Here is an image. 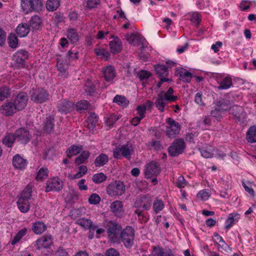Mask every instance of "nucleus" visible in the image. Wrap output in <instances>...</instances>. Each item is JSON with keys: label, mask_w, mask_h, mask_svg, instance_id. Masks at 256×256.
Returning <instances> with one entry per match:
<instances>
[{"label": "nucleus", "mask_w": 256, "mask_h": 256, "mask_svg": "<svg viewBox=\"0 0 256 256\" xmlns=\"http://www.w3.org/2000/svg\"><path fill=\"white\" fill-rule=\"evenodd\" d=\"M174 92L173 88L170 87L166 92L161 91L158 94L154 104L160 112H163L164 110L165 106L168 102H174L178 100V96L172 94Z\"/></svg>", "instance_id": "f257e3e1"}, {"label": "nucleus", "mask_w": 256, "mask_h": 256, "mask_svg": "<svg viewBox=\"0 0 256 256\" xmlns=\"http://www.w3.org/2000/svg\"><path fill=\"white\" fill-rule=\"evenodd\" d=\"M152 204V200L149 195L142 194L138 196L134 204V206L136 208L134 214L138 216L146 218L143 212L148 210L151 207Z\"/></svg>", "instance_id": "f03ea898"}, {"label": "nucleus", "mask_w": 256, "mask_h": 256, "mask_svg": "<svg viewBox=\"0 0 256 256\" xmlns=\"http://www.w3.org/2000/svg\"><path fill=\"white\" fill-rule=\"evenodd\" d=\"M134 152V148L132 144L130 142H127L116 146L113 150V156L116 159L122 160V158H124L128 160H130Z\"/></svg>", "instance_id": "7ed1b4c3"}, {"label": "nucleus", "mask_w": 256, "mask_h": 256, "mask_svg": "<svg viewBox=\"0 0 256 256\" xmlns=\"http://www.w3.org/2000/svg\"><path fill=\"white\" fill-rule=\"evenodd\" d=\"M20 5L26 14L32 12H39L43 8L42 0H20Z\"/></svg>", "instance_id": "20e7f679"}, {"label": "nucleus", "mask_w": 256, "mask_h": 256, "mask_svg": "<svg viewBox=\"0 0 256 256\" xmlns=\"http://www.w3.org/2000/svg\"><path fill=\"white\" fill-rule=\"evenodd\" d=\"M134 229L132 226H128L121 232L120 238L126 247L130 248L134 244Z\"/></svg>", "instance_id": "39448f33"}, {"label": "nucleus", "mask_w": 256, "mask_h": 256, "mask_svg": "<svg viewBox=\"0 0 256 256\" xmlns=\"http://www.w3.org/2000/svg\"><path fill=\"white\" fill-rule=\"evenodd\" d=\"M122 228L120 224L112 222L108 226L107 233L109 239L114 242H118L120 240Z\"/></svg>", "instance_id": "423d86ee"}, {"label": "nucleus", "mask_w": 256, "mask_h": 256, "mask_svg": "<svg viewBox=\"0 0 256 256\" xmlns=\"http://www.w3.org/2000/svg\"><path fill=\"white\" fill-rule=\"evenodd\" d=\"M186 148V144L182 138L176 139L168 148L169 154L172 156H177L182 154Z\"/></svg>", "instance_id": "0eeeda50"}, {"label": "nucleus", "mask_w": 256, "mask_h": 256, "mask_svg": "<svg viewBox=\"0 0 256 256\" xmlns=\"http://www.w3.org/2000/svg\"><path fill=\"white\" fill-rule=\"evenodd\" d=\"M166 122L168 125L166 126V134L168 138H174L180 133L181 126L178 122L170 118H168Z\"/></svg>", "instance_id": "6e6552de"}, {"label": "nucleus", "mask_w": 256, "mask_h": 256, "mask_svg": "<svg viewBox=\"0 0 256 256\" xmlns=\"http://www.w3.org/2000/svg\"><path fill=\"white\" fill-rule=\"evenodd\" d=\"M125 186L120 180H116L110 184L106 190L107 194L110 196H122L124 193Z\"/></svg>", "instance_id": "1a4fd4ad"}, {"label": "nucleus", "mask_w": 256, "mask_h": 256, "mask_svg": "<svg viewBox=\"0 0 256 256\" xmlns=\"http://www.w3.org/2000/svg\"><path fill=\"white\" fill-rule=\"evenodd\" d=\"M28 58V52L23 50L17 51L12 56L16 66L19 68H24L26 66V60Z\"/></svg>", "instance_id": "9d476101"}, {"label": "nucleus", "mask_w": 256, "mask_h": 256, "mask_svg": "<svg viewBox=\"0 0 256 256\" xmlns=\"http://www.w3.org/2000/svg\"><path fill=\"white\" fill-rule=\"evenodd\" d=\"M160 168L158 162L154 161L150 162L146 166L144 174L146 178H150L154 176H158L160 172Z\"/></svg>", "instance_id": "9b49d317"}, {"label": "nucleus", "mask_w": 256, "mask_h": 256, "mask_svg": "<svg viewBox=\"0 0 256 256\" xmlns=\"http://www.w3.org/2000/svg\"><path fill=\"white\" fill-rule=\"evenodd\" d=\"M101 72L102 77L108 82L112 83L114 79L116 76V70L111 65L102 67Z\"/></svg>", "instance_id": "f8f14e48"}, {"label": "nucleus", "mask_w": 256, "mask_h": 256, "mask_svg": "<svg viewBox=\"0 0 256 256\" xmlns=\"http://www.w3.org/2000/svg\"><path fill=\"white\" fill-rule=\"evenodd\" d=\"M49 99L48 92L44 88L36 90L31 95V100L36 103L42 104Z\"/></svg>", "instance_id": "ddd939ff"}, {"label": "nucleus", "mask_w": 256, "mask_h": 256, "mask_svg": "<svg viewBox=\"0 0 256 256\" xmlns=\"http://www.w3.org/2000/svg\"><path fill=\"white\" fill-rule=\"evenodd\" d=\"M63 186L62 182L58 178H54L47 181L46 184V192L52 190H60Z\"/></svg>", "instance_id": "4468645a"}, {"label": "nucleus", "mask_w": 256, "mask_h": 256, "mask_svg": "<svg viewBox=\"0 0 256 256\" xmlns=\"http://www.w3.org/2000/svg\"><path fill=\"white\" fill-rule=\"evenodd\" d=\"M28 97L25 92H20L18 94L14 100V103L18 110L24 109L28 104Z\"/></svg>", "instance_id": "2eb2a0df"}, {"label": "nucleus", "mask_w": 256, "mask_h": 256, "mask_svg": "<svg viewBox=\"0 0 256 256\" xmlns=\"http://www.w3.org/2000/svg\"><path fill=\"white\" fill-rule=\"evenodd\" d=\"M57 108L59 112L66 114L74 110V102L64 100L58 104Z\"/></svg>", "instance_id": "dca6fc26"}, {"label": "nucleus", "mask_w": 256, "mask_h": 256, "mask_svg": "<svg viewBox=\"0 0 256 256\" xmlns=\"http://www.w3.org/2000/svg\"><path fill=\"white\" fill-rule=\"evenodd\" d=\"M17 110H18L12 101H7L0 108L2 114L6 116H12Z\"/></svg>", "instance_id": "f3484780"}, {"label": "nucleus", "mask_w": 256, "mask_h": 256, "mask_svg": "<svg viewBox=\"0 0 256 256\" xmlns=\"http://www.w3.org/2000/svg\"><path fill=\"white\" fill-rule=\"evenodd\" d=\"M36 248H46L53 244L52 237L50 234H46L36 241Z\"/></svg>", "instance_id": "a211bd4d"}, {"label": "nucleus", "mask_w": 256, "mask_h": 256, "mask_svg": "<svg viewBox=\"0 0 256 256\" xmlns=\"http://www.w3.org/2000/svg\"><path fill=\"white\" fill-rule=\"evenodd\" d=\"M16 138H18L22 144H27L31 138V136L28 130L25 128H21L15 132Z\"/></svg>", "instance_id": "6ab92c4d"}, {"label": "nucleus", "mask_w": 256, "mask_h": 256, "mask_svg": "<svg viewBox=\"0 0 256 256\" xmlns=\"http://www.w3.org/2000/svg\"><path fill=\"white\" fill-rule=\"evenodd\" d=\"M110 208L111 212L118 217H122L124 214V206L120 200L113 202L110 204Z\"/></svg>", "instance_id": "aec40b11"}, {"label": "nucleus", "mask_w": 256, "mask_h": 256, "mask_svg": "<svg viewBox=\"0 0 256 256\" xmlns=\"http://www.w3.org/2000/svg\"><path fill=\"white\" fill-rule=\"evenodd\" d=\"M76 224L86 229L88 228L90 233L94 232L96 228V225L92 224V222L90 220L82 218L76 221Z\"/></svg>", "instance_id": "412c9836"}, {"label": "nucleus", "mask_w": 256, "mask_h": 256, "mask_svg": "<svg viewBox=\"0 0 256 256\" xmlns=\"http://www.w3.org/2000/svg\"><path fill=\"white\" fill-rule=\"evenodd\" d=\"M43 130L48 134L52 133L54 130V118L48 116L43 123Z\"/></svg>", "instance_id": "4be33fe9"}, {"label": "nucleus", "mask_w": 256, "mask_h": 256, "mask_svg": "<svg viewBox=\"0 0 256 256\" xmlns=\"http://www.w3.org/2000/svg\"><path fill=\"white\" fill-rule=\"evenodd\" d=\"M152 256H175L174 252L170 249H164L160 247L154 248Z\"/></svg>", "instance_id": "5701e85b"}, {"label": "nucleus", "mask_w": 256, "mask_h": 256, "mask_svg": "<svg viewBox=\"0 0 256 256\" xmlns=\"http://www.w3.org/2000/svg\"><path fill=\"white\" fill-rule=\"evenodd\" d=\"M12 164L16 168L24 169L27 165V162L19 154H16L13 158Z\"/></svg>", "instance_id": "b1692460"}, {"label": "nucleus", "mask_w": 256, "mask_h": 256, "mask_svg": "<svg viewBox=\"0 0 256 256\" xmlns=\"http://www.w3.org/2000/svg\"><path fill=\"white\" fill-rule=\"evenodd\" d=\"M99 87V82L88 81L84 86V90L88 95L93 96Z\"/></svg>", "instance_id": "393cba45"}, {"label": "nucleus", "mask_w": 256, "mask_h": 256, "mask_svg": "<svg viewBox=\"0 0 256 256\" xmlns=\"http://www.w3.org/2000/svg\"><path fill=\"white\" fill-rule=\"evenodd\" d=\"M30 25L26 23L19 24L16 30L17 34L21 38L26 36L30 32Z\"/></svg>", "instance_id": "a878e982"}, {"label": "nucleus", "mask_w": 256, "mask_h": 256, "mask_svg": "<svg viewBox=\"0 0 256 256\" xmlns=\"http://www.w3.org/2000/svg\"><path fill=\"white\" fill-rule=\"evenodd\" d=\"M110 47L112 53L115 54L119 52L122 48L121 40L117 37H114L113 40L110 42Z\"/></svg>", "instance_id": "bb28decb"}, {"label": "nucleus", "mask_w": 256, "mask_h": 256, "mask_svg": "<svg viewBox=\"0 0 256 256\" xmlns=\"http://www.w3.org/2000/svg\"><path fill=\"white\" fill-rule=\"evenodd\" d=\"M216 104L218 108L220 109L224 114L230 110L232 108L230 102L224 99L218 100L216 102Z\"/></svg>", "instance_id": "cd10ccee"}, {"label": "nucleus", "mask_w": 256, "mask_h": 256, "mask_svg": "<svg viewBox=\"0 0 256 256\" xmlns=\"http://www.w3.org/2000/svg\"><path fill=\"white\" fill-rule=\"evenodd\" d=\"M108 160V156L107 154H100L96 157L94 164L96 167H101L106 164Z\"/></svg>", "instance_id": "c85d7f7f"}, {"label": "nucleus", "mask_w": 256, "mask_h": 256, "mask_svg": "<svg viewBox=\"0 0 256 256\" xmlns=\"http://www.w3.org/2000/svg\"><path fill=\"white\" fill-rule=\"evenodd\" d=\"M240 216L238 213H232L228 215V218L226 221V228H230L233 224L238 221Z\"/></svg>", "instance_id": "c756f323"}, {"label": "nucleus", "mask_w": 256, "mask_h": 256, "mask_svg": "<svg viewBox=\"0 0 256 256\" xmlns=\"http://www.w3.org/2000/svg\"><path fill=\"white\" fill-rule=\"evenodd\" d=\"M46 225L42 222H36L33 224L32 226V232L36 234H42L44 231H46Z\"/></svg>", "instance_id": "7c9ffc66"}, {"label": "nucleus", "mask_w": 256, "mask_h": 256, "mask_svg": "<svg viewBox=\"0 0 256 256\" xmlns=\"http://www.w3.org/2000/svg\"><path fill=\"white\" fill-rule=\"evenodd\" d=\"M246 139L250 143L256 142V126H251L248 130Z\"/></svg>", "instance_id": "2f4dec72"}, {"label": "nucleus", "mask_w": 256, "mask_h": 256, "mask_svg": "<svg viewBox=\"0 0 256 256\" xmlns=\"http://www.w3.org/2000/svg\"><path fill=\"white\" fill-rule=\"evenodd\" d=\"M28 201V200L18 198L17 202V205L21 212L26 213L28 212L30 208V204Z\"/></svg>", "instance_id": "473e14b6"}, {"label": "nucleus", "mask_w": 256, "mask_h": 256, "mask_svg": "<svg viewBox=\"0 0 256 256\" xmlns=\"http://www.w3.org/2000/svg\"><path fill=\"white\" fill-rule=\"evenodd\" d=\"M42 24V20L40 18L37 16L35 15L32 16L30 20V27L34 30H38L40 28Z\"/></svg>", "instance_id": "72a5a7b5"}, {"label": "nucleus", "mask_w": 256, "mask_h": 256, "mask_svg": "<svg viewBox=\"0 0 256 256\" xmlns=\"http://www.w3.org/2000/svg\"><path fill=\"white\" fill-rule=\"evenodd\" d=\"M155 70L159 78H166L168 74V70L166 66L157 64L155 66Z\"/></svg>", "instance_id": "f704fd0d"}, {"label": "nucleus", "mask_w": 256, "mask_h": 256, "mask_svg": "<svg viewBox=\"0 0 256 256\" xmlns=\"http://www.w3.org/2000/svg\"><path fill=\"white\" fill-rule=\"evenodd\" d=\"M98 117L95 114H92L88 118L86 122L87 127L90 130H92L98 122Z\"/></svg>", "instance_id": "c9c22d12"}, {"label": "nucleus", "mask_w": 256, "mask_h": 256, "mask_svg": "<svg viewBox=\"0 0 256 256\" xmlns=\"http://www.w3.org/2000/svg\"><path fill=\"white\" fill-rule=\"evenodd\" d=\"M180 79L184 82H190L192 74L190 72L186 69L182 68L178 72Z\"/></svg>", "instance_id": "e433bc0d"}, {"label": "nucleus", "mask_w": 256, "mask_h": 256, "mask_svg": "<svg viewBox=\"0 0 256 256\" xmlns=\"http://www.w3.org/2000/svg\"><path fill=\"white\" fill-rule=\"evenodd\" d=\"M32 186L28 184L20 193L19 198H23L28 200H30L32 196Z\"/></svg>", "instance_id": "4c0bfd02"}, {"label": "nucleus", "mask_w": 256, "mask_h": 256, "mask_svg": "<svg viewBox=\"0 0 256 256\" xmlns=\"http://www.w3.org/2000/svg\"><path fill=\"white\" fill-rule=\"evenodd\" d=\"M27 228H24L20 230L12 240L10 242L12 245H15L18 243L27 232Z\"/></svg>", "instance_id": "58836bf2"}, {"label": "nucleus", "mask_w": 256, "mask_h": 256, "mask_svg": "<svg viewBox=\"0 0 256 256\" xmlns=\"http://www.w3.org/2000/svg\"><path fill=\"white\" fill-rule=\"evenodd\" d=\"M82 150V146L72 145L66 150L67 156L70 158L72 156L80 153Z\"/></svg>", "instance_id": "ea45409f"}, {"label": "nucleus", "mask_w": 256, "mask_h": 256, "mask_svg": "<svg viewBox=\"0 0 256 256\" xmlns=\"http://www.w3.org/2000/svg\"><path fill=\"white\" fill-rule=\"evenodd\" d=\"M67 37L72 43H76L79 40V36L78 32L74 28H69L68 30Z\"/></svg>", "instance_id": "a19ab883"}, {"label": "nucleus", "mask_w": 256, "mask_h": 256, "mask_svg": "<svg viewBox=\"0 0 256 256\" xmlns=\"http://www.w3.org/2000/svg\"><path fill=\"white\" fill-rule=\"evenodd\" d=\"M232 85V80L230 77L224 78L220 82V85L218 88L220 90H226L230 88Z\"/></svg>", "instance_id": "79ce46f5"}, {"label": "nucleus", "mask_w": 256, "mask_h": 256, "mask_svg": "<svg viewBox=\"0 0 256 256\" xmlns=\"http://www.w3.org/2000/svg\"><path fill=\"white\" fill-rule=\"evenodd\" d=\"M90 155L89 152L84 150L82 152L79 156H78L75 160L74 162L76 165L79 166L85 162L88 159Z\"/></svg>", "instance_id": "37998d69"}, {"label": "nucleus", "mask_w": 256, "mask_h": 256, "mask_svg": "<svg viewBox=\"0 0 256 256\" xmlns=\"http://www.w3.org/2000/svg\"><path fill=\"white\" fill-rule=\"evenodd\" d=\"M113 102L122 107H126L129 104V101L125 96L118 94L114 96Z\"/></svg>", "instance_id": "c03bdc74"}, {"label": "nucleus", "mask_w": 256, "mask_h": 256, "mask_svg": "<svg viewBox=\"0 0 256 256\" xmlns=\"http://www.w3.org/2000/svg\"><path fill=\"white\" fill-rule=\"evenodd\" d=\"M60 5V0H48L46 3V8L50 12H54L58 8Z\"/></svg>", "instance_id": "a18cd8bd"}, {"label": "nucleus", "mask_w": 256, "mask_h": 256, "mask_svg": "<svg viewBox=\"0 0 256 256\" xmlns=\"http://www.w3.org/2000/svg\"><path fill=\"white\" fill-rule=\"evenodd\" d=\"M127 41L130 44H135L136 43L140 44V43H143L144 40V38L138 36L134 34H132L126 36Z\"/></svg>", "instance_id": "49530a36"}, {"label": "nucleus", "mask_w": 256, "mask_h": 256, "mask_svg": "<svg viewBox=\"0 0 256 256\" xmlns=\"http://www.w3.org/2000/svg\"><path fill=\"white\" fill-rule=\"evenodd\" d=\"M164 207V202L156 198L153 202L152 208L156 214H158L162 210Z\"/></svg>", "instance_id": "de8ad7c7"}, {"label": "nucleus", "mask_w": 256, "mask_h": 256, "mask_svg": "<svg viewBox=\"0 0 256 256\" xmlns=\"http://www.w3.org/2000/svg\"><path fill=\"white\" fill-rule=\"evenodd\" d=\"M16 138L15 134H8L3 139L2 142L6 146L10 148L12 146Z\"/></svg>", "instance_id": "09e8293b"}, {"label": "nucleus", "mask_w": 256, "mask_h": 256, "mask_svg": "<svg viewBox=\"0 0 256 256\" xmlns=\"http://www.w3.org/2000/svg\"><path fill=\"white\" fill-rule=\"evenodd\" d=\"M90 104L86 100H82L76 103V110L80 112L87 110Z\"/></svg>", "instance_id": "8fccbe9b"}, {"label": "nucleus", "mask_w": 256, "mask_h": 256, "mask_svg": "<svg viewBox=\"0 0 256 256\" xmlns=\"http://www.w3.org/2000/svg\"><path fill=\"white\" fill-rule=\"evenodd\" d=\"M9 46L12 48H16L18 46V38L14 34H10L8 38Z\"/></svg>", "instance_id": "3c124183"}, {"label": "nucleus", "mask_w": 256, "mask_h": 256, "mask_svg": "<svg viewBox=\"0 0 256 256\" xmlns=\"http://www.w3.org/2000/svg\"><path fill=\"white\" fill-rule=\"evenodd\" d=\"M106 179V176L102 172L94 174L92 177L93 182L96 184L102 183Z\"/></svg>", "instance_id": "603ef678"}, {"label": "nucleus", "mask_w": 256, "mask_h": 256, "mask_svg": "<svg viewBox=\"0 0 256 256\" xmlns=\"http://www.w3.org/2000/svg\"><path fill=\"white\" fill-rule=\"evenodd\" d=\"M10 94V89L6 86L0 87V101L7 98Z\"/></svg>", "instance_id": "864d4df0"}, {"label": "nucleus", "mask_w": 256, "mask_h": 256, "mask_svg": "<svg viewBox=\"0 0 256 256\" xmlns=\"http://www.w3.org/2000/svg\"><path fill=\"white\" fill-rule=\"evenodd\" d=\"M146 145L150 150L153 148L158 150L162 149V146L160 142L154 140H152L151 141L148 142L146 143Z\"/></svg>", "instance_id": "5fc2aeb1"}, {"label": "nucleus", "mask_w": 256, "mask_h": 256, "mask_svg": "<svg viewBox=\"0 0 256 256\" xmlns=\"http://www.w3.org/2000/svg\"><path fill=\"white\" fill-rule=\"evenodd\" d=\"M48 170L46 168H41L37 173L36 180H37L46 178L48 176Z\"/></svg>", "instance_id": "6e6d98bb"}, {"label": "nucleus", "mask_w": 256, "mask_h": 256, "mask_svg": "<svg viewBox=\"0 0 256 256\" xmlns=\"http://www.w3.org/2000/svg\"><path fill=\"white\" fill-rule=\"evenodd\" d=\"M202 156L204 158H210L213 156V151L212 148H202L200 149Z\"/></svg>", "instance_id": "4d7b16f0"}, {"label": "nucleus", "mask_w": 256, "mask_h": 256, "mask_svg": "<svg viewBox=\"0 0 256 256\" xmlns=\"http://www.w3.org/2000/svg\"><path fill=\"white\" fill-rule=\"evenodd\" d=\"M119 117L114 114L110 115L106 118V123L107 126L111 127L118 120Z\"/></svg>", "instance_id": "13d9d810"}, {"label": "nucleus", "mask_w": 256, "mask_h": 256, "mask_svg": "<svg viewBox=\"0 0 256 256\" xmlns=\"http://www.w3.org/2000/svg\"><path fill=\"white\" fill-rule=\"evenodd\" d=\"M94 52L97 56H102L106 59L110 56L108 50L104 48H96Z\"/></svg>", "instance_id": "bf43d9fd"}, {"label": "nucleus", "mask_w": 256, "mask_h": 256, "mask_svg": "<svg viewBox=\"0 0 256 256\" xmlns=\"http://www.w3.org/2000/svg\"><path fill=\"white\" fill-rule=\"evenodd\" d=\"M187 184L188 182L182 176H180L176 182V186L180 188H184Z\"/></svg>", "instance_id": "052dcab7"}, {"label": "nucleus", "mask_w": 256, "mask_h": 256, "mask_svg": "<svg viewBox=\"0 0 256 256\" xmlns=\"http://www.w3.org/2000/svg\"><path fill=\"white\" fill-rule=\"evenodd\" d=\"M100 201V196L96 194H92L88 198V202L92 204H97Z\"/></svg>", "instance_id": "680f3d73"}, {"label": "nucleus", "mask_w": 256, "mask_h": 256, "mask_svg": "<svg viewBox=\"0 0 256 256\" xmlns=\"http://www.w3.org/2000/svg\"><path fill=\"white\" fill-rule=\"evenodd\" d=\"M151 76L150 73L146 70H142L137 74V76L140 80H144L148 78Z\"/></svg>", "instance_id": "e2e57ef3"}, {"label": "nucleus", "mask_w": 256, "mask_h": 256, "mask_svg": "<svg viewBox=\"0 0 256 256\" xmlns=\"http://www.w3.org/2000/svg\"><path fill=\"white\" fill-rule=\"evenodd\" d=\"M224 113L216 106V104L214 109L210 112L211 116L218 118H220Z\"/></svg>", "instance_id": "0e129e2a"}, {"label": "nucleus", "mask_w": 256, "mask_h": 256, "mask_svg": "<svg viewBox=\"0 0 256 256\" xmlns=\"http://www.w3.org/2000/svg\"><path fill=\"white\" fill-rule=\"evenodd\" d=\"M200 16L197 12H194L190 16V20L196 25L199 24L200 22Z\"/></svg>", "instance_id": "69168bd1"}, {"label": "nucleus", "mask_w": 256, "mask_h": 256, "mask_svg": "<svg viewBox=\"0 0 256 256\" xmlns=\"http://www.w3.org/2000/svg\"><path fill=\"white\" fill-rule=\"evenodd\" d=\"M146 108V106L144 105L138 106L136 108V110L138 112V114L139 115V117L142 118H144L145 117Z\"/></svg>", "instance_id": "338daca9"}, {"label": "nucleus", "mask_w": 256, "mask_h": 256, "mask_svg": "<svg viewBox=\"0 0 256 256\" xmlns=\"http://www.w3.org/2000/svg\"><path fill=\"white\" fill-rule=\"evenodd\" d=\"M56 256H69L68 252L62 247H59L56 252Z\"/></svg>", "instance_id": "774afa93"}]
</instances>
